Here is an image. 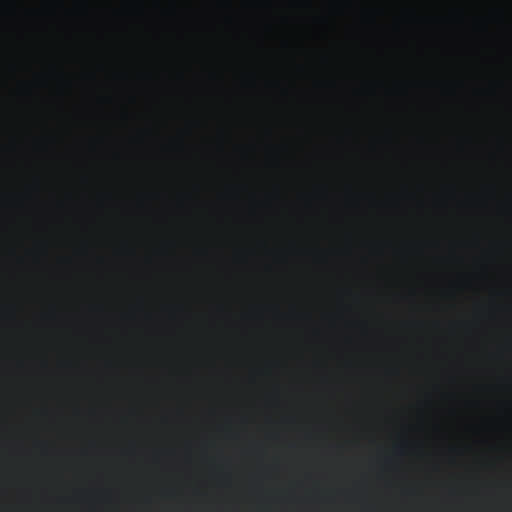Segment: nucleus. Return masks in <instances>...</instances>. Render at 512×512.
<instances>
[{
  "instance_id": "obj_1",
  "label": "nucleus",
  "mask_w": 512,
  "mask_h": 512,
  "mask_svg": "<svg viewBox=\"0 0 512 512\" xmlns=\"http://www.w3.org/2000/svg\"><path fill=\"white\" fill-rule=\"evenodd\" d=\"M90 4H290V14L298 5L306 4H491V2H90ZM292 27V24H289Z\"/></svg>"
},
{
  "instance_id": "obj_2",
  "label": "nucleus",
  "mask_w": 512,
  "mask_h": 512,
  "mask_svg": "<svg viewBox=\"0 0 512 512\" xmlns=\"http://www.w3.org/2000/svg\"><path fill=\"white\" fill-rule=\"evenodd\" d=\"M443 25H444V37H443V50H447V35H446V26H447V16L444 15L443 18Z\"/></svg>"
}]
</instances>
